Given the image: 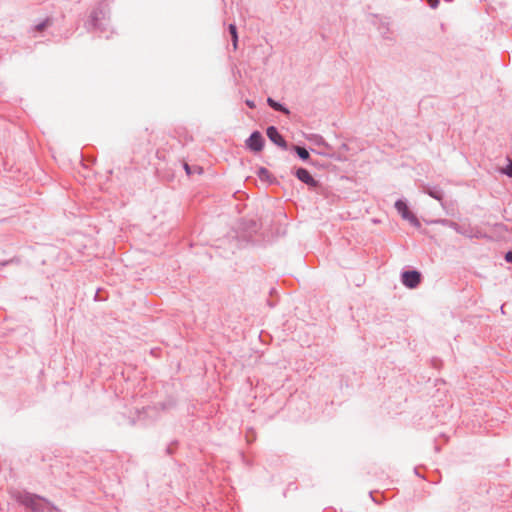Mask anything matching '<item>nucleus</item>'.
I'll return each mask as SVG.
<instances>
[{
  "label": "nucleus",
  "mask_w": 512,
  "mask_h": 512,
  "mask_svg": "<svg viewBox=\"0 0 512 512\" xmlns=\"http://www.w3.org/2000/svg\"><path fill=\"white\" fill-rule=\"evenodd\" d=\"M395 209L405 221L409 222L412 226L416 228H420L421 224L419 220L414 215V213L409 209L408 205L404 201H396Z\"/></svg>",
  "instance_id": "1"
},
{
  "label": "nucleus",
  "mask_w": 512,
  "mask_h": 512,
  "mask_svg": "<svg viewBox=\"0 0 512 512\" xmlns=\"http://www.w3.org/2000/svg\"><path fill=\"white\" fill-rule=\"evenodd\" d=\"M23 503L33 512H45L49 506L48 501L35 495L27 496Z\"/></svg>",
  "instance_id": "2"
},
{
  "label": "nucleus",
  "mask_w": 512,
  "mask_h": 512,
  "mask_svg": "<svg viewBox=\"0 0 512 512\" xmlns=\"http://www.w3.org/2000/svg\"><path fill=\"white\" fill-rule=\"evenodd\" d=\"M246 144L249 149L255 152H260L264 146V139L259 132H253L251 136L246 141Z\"/></svg>",
  "instance_id": "3"
},
{
  "label": "nucleus",
  "mask_w": 512,
  "mask_h": 512,
  "mask_svg": "<svg viewBox=\"0 0 512 512\" xmlns=\"http://www.w3.org/2000/svg\"><path fill=\"white\" fill-rule=\"evenodd\" d=\"M420 279V273L417 271H406L402 274V281L409 288H415L420 283Z\"/></svg>",
  "instance_id": "4"
},
{
  "label": "nucleus",
  "mask_w": 512,
  "mask_h": 512,
  "mask_svg": "<svg viewBox=\"0 0 512 512\" xmlns=\"http://www.w3.org/2000/svg\"><path fill=\"white\" fill-rule=\"evenodd\" d=\"M267 136L276 145L282 148H286V141L283 139V137L279 134L278 130L274 126H270L267 128Z\"/></svg>",
  "instance_id": "5"
},
{
  "label": "nucleus",
  "mask_w": 512,
  "mask_h": 512,
  "mask_svg": "<svg viewBox=\"0 0 512 512\" xmlns=\"http://www.w3.org/2000/svg\"><path fill=\"white\" fill-rule=\"evenodd\" d=\"M296 176L300 181L304 182L308 186H311V187L317 186V181L312 177V175L309 173V171H307L304 168H299L296 171Z\"/></svg>",
  "instance_id": "6"
},
{
  "label": "nucleus",
  "mask_w": 512,
  "mask_h": 512,
  "mask_svg": "<svg viewBox=\"0 0 512 512\" xmlns=\"http://www.w3.org/2000/svg\"><path fill=\"white\" fill-rule=\"evenodd\" d=\"M229 31H230V34L232 36L233 47H234V49H236L237 48V42H238L236 26L234 24H230Z\"/></svg>",
  "instance_id": "7"
},
{
  "label": "nucleus",
  "mask_w": 512,
  "mask_h": 512,
  "mask_svg": "<svg viewBox=\"0 0 512 512\" xmlns=\"http://www.w3.org/2000/svg\"><path fill=\"white\" fill-rule=\"evenodd\" d=\"M267 102L275 110L283 111L285 113H288V110H286L281 104L275 102L272 98H268Z\"/></svg>",
  "instance_id": "8"
},
{
  "label": "nucleus",
  "mask_w": 512,
  "mask_h": 512,
  "mask_svg": "<svg viewBox=\"0 0 512 512\" xmlns=\"http://www.w3.org/2000/svg\"><path fill=\"white\" fill-rule=\"evenodd\" d=\"M295 151L301 159L306 160L309 158V152L305 148L296 146Z\"/></svg>",
  "instance_id": "9"
},
{
  "label": "nucleus",
  "mask_w": 512,
  "mask_h": 512,
  "mask_svg": "<svg viewBox=\"0 0 512 512\" xmlns=\"http://www.w3.org/2000/svg\"><path fill=\"white\" fill-rule=\"evenodd\" d=\"M432 8H436L439 4V0H426Z\"/></svg>",
  "instance_id": "10"
},
{
  "label": "nucleus",
  "mask_w": 512,
  "mask_h": 512,
  "mask_svg": "<svg viewBox=\"0 0 512 512\" xmlns=\"http://www.w3.org/2000/svg\"><path fill=\"white\" fill-rule=\"evenodd\" d=\"M505 173L512 177V163L508 166V168L505 170Z\"/></svg>",
  "instance_id": "11"
},
{
  "label": "nucleus",
  "mask_w": 512,
  "mask_h": 512,
  "mask_svg": "<svg viewBox=\"0 0 512 512\" xmlns=\"http://www.w3.org/2000/svg\"><path fill=\"white\" fill-rule=\"evenodd\" d=\"M505 259L507 262H510L512 263V252H508L506 255H505Z\"/></svg>",
  "instance_id": "12"
},
{
  "label": "nucleus",
  "mask_w": 512,
  "mask_h": 512,
  "mask_svg": "<svg viewBox=\"0 0 512 512\" xmlns=\"http://www.w3.org/2000/svg\"><path fill=\"white\" fill-rule=\"evenodd\" d=\"M184 169H185L187 175L191 174V168L187 163L184 164Z\"/></svg>",
  "instance_id": "13"
},
{
  "label": "nucleus",
  "mask_w": 512,
  "mask_h": 512,
  "mask_svg": "<svg viewBox=\"0 0 512 512\" xmlns=\"http://www.w3.org/2000/svg\"><path fill=\"white\" fill-rule=\"evenodd\" d=\"M47 25H48L47 23H42V24L38 25L36 28H37V30L42 31Z\"/></svg>",
  "instance_id": "14"
},
{
  "label": "nucleus",
  "mask_w": 512,
  "mask_h": 512,
  "mask_svg": "<svg viewBox=\"0 0 512 512\" xmlns=\"http://www.w3.org/2000/svg\"><path fill=\"white\" fill-rule=\"evenodd\" d=\"M246 104H247L250 108H254V107H255L254 103H253L252 101H250V100H247V101H246Z\"/></svg>",
  "instance_id": "15"
},
{
  "label": "nucleus",
  "mask_w": 512,
  "mask_h": 512,
  "mask_svg": "<svg viewBox=\"0 0 512 512\" xmlns=\"http://www.w3.org/2000/svg\"><path fill=\"white\" fill-rule=\"evenodd\" d=\"M260 173H261V174L267 173V170H266V169H261V170H260Z\"/></svg>",
  "instance_id": "16"
}]
</instances>
